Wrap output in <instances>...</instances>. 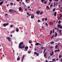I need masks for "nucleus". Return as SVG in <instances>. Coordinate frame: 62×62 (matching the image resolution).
I'll list each match as a JSON object with an SVG mask.
<instances>
[{
	"label": "nucleus",
	"instance_id": "79ce46f5",
	"mask_svg": "<svg viewBox=\"0 0 62 62\" xmlns=\"http://www.w3.org/2000/svg\"><path fill=\"white\" fill-rule=\"evenodd\" d=\"M60 18H61L62 17V15H61V14H60Z\"/></svg>",
	"mask_w": 62,
	"mask_h": 62
},
{
	"label": "nucleus",
	"instance_id": "2eb2a0df",
	"mask_svg": "<svg viewBox=\"0 0 62 62\" xmlns=\"http://www.w3.org/2000/svg\"><path fill=\"white\" fill-rule=\"evenodd\" d=\"M17 60L18 61H19L20 60V56H18L17 58Z\"/></svg>",
	"mask_w": 62,
	"mask_h": 62
},
{
	"label": "nucleus",
	"instance_id": "e433bc0d",
	"mask_svg": "<svg viewBox=\"0 0 62 62\" xmlns=\"http://www.w3.org/2000/svg\"><path fill=\"white\" fill-rule=\"evenodd\" d=\"M40 22V20H38V23H39V22Z\"/></svg>",
	"mask_w": 62,
	"mask_h": 62
},
{
	"label": "nucleus",
	"instance_id": "cd10ccee",
	"mask_svg": "<svg viewBox=\"0 0 62 62\" xmlns=\"http://www.w3.org/2000/svg\"><path fill=\"white\" fill-rule=\"evenodd\" d=\"M45 1V0H41V1L42 3L44 2Z\"/></svg>",
	"mask_w": 62,
	"mask_h": 62
},
{
	"label": "nucleus",
	"instance_id": "1a4fd4ad",
	"mask_svg": "<svg viewBox=\"0 0 62 62\" xmlns=\"http://www.w3.org/2000/svg\"><path fill=\"white\" fill-rule=\"evenodd\" d=\"M24 55L23 56V58L21 61L22 62H23V59H24Z\"/></svg>",
	"mask_w": 62,
	"mask_h": 62
},
{
	"label": "nucleus",
	"instance_id": "f03ea898",
	"mask_svg": "<svg viewBox=\"0 0 62 62\" xmlns=\"http://www.w3.org/2000/svg\"><path fill=\"white\" fill-rule=\"evenodd\" d=\"M9 24V23H8L6 24L4 23L3 24V26L4 27H6V26L8 25Z\"/></svg>",
	"mask_w": 62,
	"mask_h": 62
},
{
	"label": "nucleus",
	"instance_id": "5fc2aeb1",
	"mask_svg": "<svg viewBox=\"0 0 62 62\" xmlns=\"http://www.w3.org/2000/svg\"><path fill=\"white\" fill-rule=\"evenodd\" d=\"M59 0H54V1H55L57 2V1H58Z\"/></svg>",
	"mask_w": 62,
	"mask_h": 62
},
{
	"label": "nucleus",
	"instance_id": "603ef678",
	"mask_svg": "<svg viewBox=\"0 0 62 62\" xmlns=\"http://www.w3.org/2000/svg\"><path fill=\"white\" fill-rule=\"evenodd\" d=\"M54 29H53V33H54Z\"/></svg>",
	"mask_w": 62,
	"mask_h": 62
},
{
	"label": "nucleus",
	"instance_id": "4c0bfd02",
	"mask_svg": "<svg viewBox=\"0 0 62 62\" xmlns=\"http://www.w3.org/2000/svg\"><path fill=\"white\" fill-rule=\"evenodd\" d=\"M60 29H61V28H62V26H61L59 28Z\"/></svg>",
	"mask_w": 62,
	"mask_h": 62
},
{
	"label": "nucleus",
	"instance_id": "680f3d73",
	"mask_svg": "<svg viewBox=\"0 0 62 62\" xmlns=\"http://www.w3.org/2000/svg\"><path fill=\"white\" fill-rule=\"evenodd\" d=\"M54 38V36H52L51 37V39H52V38Z\"/></svg>",
	"mask_w": 62,
	"mask_h": 62
},
{
	"label": "nucleus",
	"instance_id": "338daca9",
	"mask_svg": "<svg viewBox=\"0 0 62 62\" xmlns=\"http://www.w3.org/2000/svg\"><path fill=\"white\" fill-rule=\"evenodd\" d=\"M28 8H30V7L29 6L28 7Z\"/></svg>",
	"mask_w": 62,
	"mask_h": 62
},
{
	"label": "nucleus",
	"instance_id": "bf43d9fd",
	"mask_svg": "<svg viewBox=\"0 0 62 62\" xmlns=\"http://www.w3.org/2000/svg\"><path fill=\"white\" fill-rule=\"evenodd\" d=\"M54 7H55V3H54Z\"/></svg>",
	"mask_w": 62,
	"mask_h": 62
},
{
	"label": "nucleus",
	"instance_id": "49530a36",
	"mask_svg": "<svg viewBox=\"0 0 62 62\" xmlns=\"http://www.w3.org/2000/svg\"><path fill=\"white\" fill-rule=\"evenodd\" d=\"M53 10V11H55V8H54V9Z\"/></svg>",
	"mask_w": 62,
	"mask_h": 62
},
{
	"label": "nucleus",
	"instance_id": "f8f14e48",
	"mask_svg": "<svg viewBox=\"0 0 62 62\" xmlns=\"http://www.w3.org/2000/svg\"><path fill=\"white\" fill-rule=\"evenodd\" d=\"M39 13H40V11L39 10L38 11L36 12V13L37 14H39Z\"/></svg>",
	"mask_w": 62,
	"mask_h": 62
},
{
	"label": "nucleus",
	"instance_id": "052dcab7",
	"mask_svg": "<svg viewBox=\"0 0 62 62\" xmlns=\"http://www.w3.org/2000/svg\"><path fill=\"white\" fill-rule=\"evenodd\" d=\"M50 48H51V49H53V48H53V47H52V46L50 47Z\"/></svg>",
	"mask_w": 62,
	"mask_h": 62
},
{
	"label": "nucleus",
	"instance_id": "0e129e2a",
	"mask_svg": "<svg viewBox=\"0 0 62 62\" xmlns=\"http://www.w3.org/2000/svg\"><path fill=\"white\" fill-rule=\"evenodd\" d=\"M25 11H26L27 10V8H26L25 9Z\"/></svg>",
	"mask_w": 62,
	"mask_h": 62
},
{
	"label": "nucleus",
	"instance_id": "4468645a",
	"mask_svg": "<svg viewBox=\"0 0 62 62\" xmlns=\"http://www.w3.org/2000/svg\"><path fill=\"white\" fill-rule=\"evenodd\" d=\"M19 11H22V8H21V7H19Z\"/></svg>",
	"mask_w": 62,
	"mask_h": 62
},
{
	"label": "nucleus",
	"instance_id": "4d7b16f0",
	"mask_svg": "<svg viewBox=\"0 0 62 62\" xmlns=\"http://www.w3.org/2000/svg\"><path fill=\"white\" fill-rule=\"evenodd\" d=\"M51 2H50L48 4V5H50V4H51Z\"/></svg>",
	"mask_w": 62,
	"mask_h": 62
},
{
	"label": "nucleus",
	"instance_id": "7ed1b4c3",
	"mask_svg": "<svg viewBox=\"0 0 62 62\" xmlns=\"http://www.w3.org/2000/svg\"><path fill=\"white\" fill-rule=\"evenodd\" d=\"M28 49V47L27 46H26L25 47V49L24 50V51H27V49Z\"/></svg>",
	"mask_w": 62,
	"mask_h": 62
},
{
	"label": "nucleus",
	"instance_id": "09e8293b",
	"mask_svg": "<svg viewBox=\"0 0 62 62\" xmlns=\"http://www.w3.org/2000/svg\"><path fill=\"white\" fill-rule=\"evenodd\" d=\"M46 25L47 26H48V24H47V23H46Z\"/></svg>",
	"mask_w": 62,
	"mask_h": 62
},
{
	"label": "nucleus",
	"instance_id": "20e7f679",
	"mask_svg": "<svg viewBox=\"0 0 62 62\" xmlns=\"http://www.w3.org/2000/svg\"><path fill=\"white\" fill-rule=\"evenodd\" d=\"M6 38L7 39H8V40L9 41H10V42L11 41V40H10L11 39L10 37H7Z\"/></svg>",
	"mask_w": 62,
	"mask_h": 62
},
{
	"label": "nucleus",
	"instance_id": "72a5a7b5",
	"mask_svg": "<svg viewBox=\"0 0 62 62\" xmlns=\"http://www.w3.org/2000/svg\"><path fill=\"white\" fill-rule=\"evenodd\" d=\"M61 57H62V56L61 55H60L59 56V58H61Z\"/></svg>",
	"mask_w": 62,
	"mask_h": 62
},
{
	"label": "nucleus",
	"instance_id": "3c124183",
	"mask_svg": "<svg viewBox=\"0 0 62 62\" xmlns=\"http://www.w3.org/2000/svg\"><path fill=\"white\" fill-rule=\"evenodd\" d=\"M53 6V5H51L50 6V7H52Z\"/></svg>",
	"mask_w": 62,
	"mask_h": 62
},
{
	"label": "nucleus",
	"instance_id": "7c9ffc66",
	"mask_svg": "<svg viewBox=\"0 0 62 62\" xmlns=\"http://www.w3.org/2000/svg\"><path fill=\"white\" fill-rule=\"evenodd\" d=\"M61 31H62L61 30H60L59 31V32L60 33V34H61Z\"/></svg>",
	"mask_w": 62,
	"mask_h": 62
},
{
	"label": "nucleus",
	"instance_id": "5701e85b",
	"mask_svg": "<svg viewBox=\"0 0 62 62\" xmlns=\"http://www.w3.org/2000/svg\"><path fill=\"white\" fill-rule=\"evenodd\" d=\"M53 33V31L52 30L50 31V35H51V34H52Z\"/></svg>",
	"mask_w": 62,
	"mask_h": 62
},
{
	"label": "nucleus",
	"instance_id": "39448f33",
	"mask_svg": "<svg viewBox=\"0 0 62 62\" xmlns=\"http://www.w3.org/2000/svg\"><path fill=\"white\" fill-rule=\"evenodd\" d=\"M54 54V51L52 52V53H50V55L51 56H52V55H53Z\"/></svg>",
	"mask_w": 62,
	"mask_h": 62
},
{
	"label": "nucleus",
	"instance_id": "774afa93",
	"mask_svg": "<svg viewBox=\"0 0 62 62\" xmlns=\"http://www.w3.org/2000/svg\"><path fill=\"white\" fill-rule=\"evenodd\" d=\"M49 62H54L53 61H50Z\"/></svg>",
	"mask_w": 62,
	"mask_h": 62
},
{
	"label": "nucleus",
	"instance_id": "69168bd1",
	"mask_svg": "<svg viewBox=\"0 0 62 62\" xmlns=\"http://www.w3.org/2000/svg\"><path fill=\"white\" fill-rule=\"evenodd\" d=\"M17 1V2H19L20 1V0H16Z\"/></svg>",
	"mask_w": 62,
	"mask_h": 62
},
{
	"label": "nucleus",
	"instance_id": "e2e57ef3",
	"mask_svg": "<svg viewBox=\"0 0 62 62\" xmlns=\"http://www.w3.org/2000/svg\"><path fill=\"white\" fill-rule=\"evenodd\" d=\"M42 20L43 21H44V18H42Z\"/></svg>",
	"mask_w": 62,
	"mask_h": 62
},
{
	"label": "nucleus",
	"instance_id": "c03bdc74",
	"mask_svg": "<svg viewBox=\"0 0 62 62\" xmlns=\"http://www.w3.org/2000/svg\"><path fill=\"white\" fill-rule=\"evenodd\" d=\"M59 60V59L58 58H57V59H56V61H58Z\"/></svg>",
	"mask_w": 62,
	"mask_h": 62
},
{
	"label": "nucleus",
	"instance_id": "0eeeda50",
	"mask_svg": "<svg viewBox=\"0 0 62 62\" xmlns=\"http://www.w3.org/2000/svg\"><path fill=\"white\" fill-rule=\"evenodd\" d=\"M34 54H35L37 55V56H39V54L36 52H34Z\"/></svg>",
	"mask_w": 62,
	"mask_h": 62
},
{
	"label": "nucleus",
	"instance_id": "58836bf2",
	"mask_svg": "<svg viewBox=\"0 0 62 62\" xmlns=\"http://www.w3.org/2000/svg\"><path fill=\"white\" fill-rule=\"evenodd\" d=\"M10 27L11 28L12 27H13V25H11L10 26Z\"/></svg>",
	"mask_w": 62,
	"mask_h": 62
},
{
	"label": "nucleus",
	"instance_id": "c9c22d12",
	"mask_svg": "<svg viewBox=\"0 0 62 62\" xmlns=\"http://www.w3.org/2000/svg\"><path fill=\"white\" fill-rule=\"evenodd\" d=\"M57 47H58V46H57V45H56L55 46V48H57Z\"/></svg>",
	"mask_w": 62,
	"mask_h": 62
},
{
	"label": "nucleus",
	"instance_id": "a211bd4d",
	"mask_svg": "<svg viewBox=\"0 0 62 62\" xmlns=\"http://www.w3.org/2000/svg\"><path fill=\"white\" fill-rule=\"evenodd\" d=\"M57 34L56 32H55V35L54 37H57Z\"/></svg>",
	"mask_w": 62,
	"mask_h": 62
},
{
	"label": "nucleus",
	"instance_id": "412c9836",
	"mask_svg": "<svg viewBox=\"0 0 62 62\" xmlns=\"http://www.w3.org/2000/svg\"><path fill=\"white\" fill-rule=\"evenodd\" d=\"M52 60L53 61V62H55L56 61H55V59H52Z\"/></svg>",
	"mask_w": 62,
	"mask_h": 62
},
{
	"label": "nucleus",
	"instance_id": "dca6fc26",
	"mask_svg": "<svg viewBox=\"0 0 62 62\" xmlns=\"http://www.w3.org/2000/svg\"><path fill=\"white\" fill-rule=\"evenodd\" d=\"M9 11L10 12H12V11H14V10L10 9L9 10Z\"/></svg>",
	"mask_w": 62,
	"mask_h": 62
},
{
	"label": "nucleus",
	"instance_id": "a19ab883",
	"mask_svg": "<svg viewBox=\"0 0 62 62\" xmlns=\"http://www.w3.org/2000/svg\"><path fill=\"white\" fill-rule=\"evenodd\" d=\"M31 14L30 13V14H29V15L28 16H31Z\"/></svg>",
	"mask_w": 62,
	"mask_h": 62
},
{
	"label": "nucleus",
	"instance_id": "de8ad7c7",
	"mask_svg": "<svg viewBox=\"0 0 62 62\" xmlns=\"http://www.w3.org/2000/svg\"><path fill=\"white\" fill-rule=\"evenodd\" d=\"M55 29H56V30H58V29L57 28H55Z\"/></svg>",
	"mask_w": 62,
	"mask_h": 62
},
{
	"label": "nucleus",
	"instance_id": "8fccbe9b",
	"mask_svg": "<svg viewBox=\"0 0 62 62\" xmlns=\"http://www.w3.org/2000/svg\"><path fill=\"white\" fill-rule=\"evenodd\" d=\"M8 15V14H6L5 15V16H7V15Z\"/></svg>",
	"mask_w": 62,
	"mask_h": 62
},
{
	"label": "nucleus",
	"instance_id": "f257e3e1",
	"mask_svg": "<svg viewBox=\"0 0 62 62\" xmlns=\"http://www.w3.org/2000/svg\"><path fill=\"white\" fill-rule=\"evenodd\" d=\"M25 47V45H24L22 46H19L18 47L20 49H23V48H24V47Z\"/></svg>",
	"mask_w": 62,
	"mask_h": 62
},
{
	"label": "nucleus",
	"instance_id": "13d9d810",
	"mask_svg": "<svg viewBox=\"0 0 62 62\" xmlns=\"http://www.w3.org/2000/svg\"><path fill=\"white\" fill-rule=\"evenodd\" d=\"M10 35H10V36L11 37H12V34H11Z\"/></svg>",
	"mask_w": 62,
	"mask_h": 62
},
{
	"label": "nucleus",
	"instance_id": "473e14b6",
	"mask_svg": "<svg viewBox=\"0 0 62 62\" xmlns=\"http://www.w3.org/2000/svg\"><path fill=\"white\" fill-rule=\"evenodd\" d=\"M44 3L45 4H47V1H45L44 2Z\"/></svg>",
	"mask_w": 62,
	"mask_h": 62
},
{
	"label": "nucleus",
	"instance_id": "9d476101",
	"mask_svg": "<svg viewBox=\"0 0 62 62\" xmlns=\"http://www.w3.org/2000/svg\"><path fill=\"white\" fill-rule=\"evenodd\" d=\"M34 15H31V19H33L34 17Z\"/></svg>",
	"mask_w": 62,
	"mask_h": 62
},
{
	"label": "nucleus",
	"instance_id": "4be33fe9",
	"mask_svg": "<svg viewBox=\"0 0 62 62\" xmlns=\"http://www.w3.org/2000/svg\"><path fill=\"white\" fill-rule=\"evenodd\" d=\"M29 0H26V2L27 3H29Z\"/></svg>",
	"mask_w": 62,
	"mask_h": 62
},
{
	"label": "nucleus",
	"instance_id": "c756f323",
	"mask_svg": "<svg viewBox=\"0 0 62 62\" xmlns=\"http://www.w3.org/2000/svg\"><path fill=\"white\" fill-rule=\"evenodd\" d=\"M46 8H47V9H49V7H48V6H47L46 7Z\"/></svg>",
	"mask_w": 62,
	"mask_h": 62
},
{
	"label": "nucleus",
	"instance_id": "a18cd8bd",
	"mask_svg": "<svg viewBox=\"0 0 62 62\" xmlns=\"http://www.w3.org/2000/svg\"><path fill=\"white\" fill-rule=\"evenodd\" d=\"M14 12H16V13H17V11H16L15 10H14Z\"/></svg>",
	"mask_w": 62,
	"mask_h": 62
},
{
	"label": "nucleus",
	"instance_id": "2f4dec72",
	"mask_svg": "<svg viewBox=\"0 0 62 62\" xmlns=\"http://www.w3.org/2000/svg\"><path fill=\"white\" fill-rule=\"evenodd\" d=\"M47 18H45V21H47Z\"/></svg>",
	"mask_w": 62,
	"mask_h": 62
},
{
	"label": "nucleus",
	"instance_id": "6ab92c4d",
	"mask_svg": "<svg viewBox=\"0 0 62 62\" xmlns=\"http://www.w3.org/2000/svg\"><path fill=\"white\" fill-rule=\"evenodd\" d=\"M47 54V53L46 52H45L44 54V57H46V54Z\"/></svg>",
	"mask_w": 62,
	"mask_h": 62
},
{
	"label": "nucleus",
	"instance_id": "393cba45",
	"mask_svg": "<svg viewBox=\"0 0 62 62\" xmlns=\"http://www.w3.org/2000/svg\"><path fill=\"white\" fill-rule=\"evenodd\" d=\"M61 21L60 20L58 22V23H59V24H60L61 23Z\"/></svg>",
	"mask_w": 62,
	"mask_h": 62
},
{
	"label": "nucleus",
	"instance_id": "f704fd0d",
	"mask_svg": "<svg viewBox=\"0 0 62 62\" xmlns=\"http://www.w3.org/2000/svg\"><path fill=\"white\" fill-rule=\"evenodd\" d=\"M31 51H29L28 52V54H30V53H31Z\"/></svg>",
	"mask_w": 62,
	"mask_h": 62
},
{
	"label": "nucleus",
	"instance_id": "6e6d98bb",
	"mask_svg": "<svg viewBox=\"0 0 62 62\" xmlns=\"http://www.w3.org/2000/svg\"><path fill=\"white\" fill-rule=\"evenodd\" d=\"M27 15H28V16L29 15V13H27Z\"/></svg>",
	"mask_w": 62,
	"mask_h": 62
},
{
	"label": "nucleus",
	"instance_id": "9b49d317",
	"mask_svg": "<svg viewBox=\"0 0 62 62\" xmlns=\"http://www.w3.org/2000/svg\"><path fill=\"white\" fill-rule=\"evenodd\" d=\"M55 53H56L57 52H60V50L57 49V50H55L54 51Z\"/></svg>",
	"mask_w": 62,
	"mask_h": 62
},
{
	"label": "nucleus",
	"instance_id": "a878e982",
	"mask_svg": "<svg viewBox=\"0 0 62 62\" xmlns=\"http://www.w3.org/2000/svg\"><path fill=\"white\" fill-rule=\"evenodd\" d=\"M3 1H2L1 2H0V5H1L2 4H3Z\"/></svg>",
	"mask_w": 62,
	"mask_h": 62
},
{
	"label": "nucleus",
	"instance_id": "f3484780",
	"mask_svg": "<svg viewBox=\"0 0 62 62\" xmlns=\"http://www.w3.org/2000/svg\"><path fill=\"white\" fill-rule=\"evenodd\" d=\"M57 14V12H55L54 13V16H56Z\"/></svg>",
	"mask_w": 62,
	"mask_h": 62
},
{
	"label": "nucleus",
	"instance_id": "ddd939ff",
	"mask_svg": "<svg viewBox=\"0 0 62 62\" xmlns=\"http://www.w3.org/2000/svg\"><path fill=\"white\" fill-rule=\"evenodd\" d=\"M23 42H21L20 43L19 45V46H21L22 44H23Z\"/></svg>",
	"mask_w": 62,
	"mask_h": 62
},
{
	"label": "nucleus",
	"instance_id": "c85d7f7f",
	"mask_svg": "<svg viewBox=\"0 0 62 62\" xmlns=\"http://www.w3.org/2000/svg\"><path fill=\"white\" fill-rule=\"evenodd\" d=\"M40 15H41V14H43V12H41L40 13Z\"/></svg>",
	"mask_w": 62,
	"mask_h": 62
},
{
	"label": "nucleus",
	"instance_id": "423d86ee",
	"mask_svg": "<svg viewBox=\"0 0 62 62\" xmlns=\"http://www.w3.org/2000/svg\"><path fill=\"white\" fill-rule=\"evenodd\" d=\"M49 24L50 25H53L54 24V23L53 22H50L49 23Z\"/></svg>",
	"mask_w": 62,
	"mask_h": 62
},
{
	"label": "nucleus",
	"instance_id": "6e6552de",
	"mask_svg": "<svg viewBox=\"0 0 62 62\" xmlns=\"http://www.w3.org/2000/svg\"><path fill=\"white\" fill-rule=\"evenodd\" d=\"M35 45L36 46H38L39 45H40L39 43H36Z\"/></svg>",
	"mask_w": 62,
	"mask_h": 62
},
{
	"label": "nucleus",
	"instance_id": "37998d69",
	"mask_svg": "<svg viewBox=\"0 0 62 62\" xmlns=\"http://www.w3.org/2000/svg\"><path fill=\"white\" fill-rule=\"evenodd\" d=\"M13 3L12 2L10 3V4L11 5H13Z\"/></svg>",
	"mask_w": 62,
	"mask_h": 62
},
{
	"label": "nucleus",
	"instance_id": "bb28decb",
	"mask_svg": "<svg viewBox=\"0 0 62 62\" xmlns=\"http://www.w3.org/2000/svg\"><path fill=\"white\" fill-rule=\"evenodd\" d=\"M16 31L17 32H18L19 31V29H18V28H16Z\"/></svg>",
	"mask_w": 62,
	"mask_h": 62
},
{
	"label": "nucleus",
	"instance_id": "b1692460",
	"mask_svg": "<svg viewBox=\"0 0 62 62\" xmlns=\"http://www.w3.org/2000/svg\"><path fill=\"white\" fill-rule=\"evenodd\" d=\"M54 41H52L51 42V44H54Z\"/></svg>",
	"mask_w": 62,
	"mask_h": 62
},
{
	"label": "nucleus",
	"instance_id": "ea45409f",
	"mask_svg": "<svg viewBox=\"0 0 62 62\" xmlns=\"http://www.w3.org/2000/svg\"><path fill=\"white\" fill-rule=\"evenodd\" d=\"M45 50H46V49H45L44 50L43 53H45Z\"/></svg>",
	"mask_w": 62,
	"mask_h": 62
},
{
	"label": "nucleus",
	"instance_id": "aec40b11",
	"mask_svg": "<svg viewBox=\"0 0 62 62\" xmlns=\"http://www.w3.org/2000/svg\"><path fill=\"white\" fill-rule=\"evenodd\" d=\"M61 26V25L60 24H58V28H59Z\"/></svg>",
	"mask_w": 62,
	"mask_h": 62
},
{
	"label": "nucleus",
	"instance_id": "864d4df0",
	"mask_svg": "<svg viewBox=\"0 0 62 62\" xmlns=\"http://www.w3.org/2000/svg\"><path fill=\"white\" fill-rule=\"evenodd\" d=\"M29 43H32V42H31V41H29Z\"/></svg>",
	"mask_w": 62,
	"mask_h": 62
}]
</instances>
